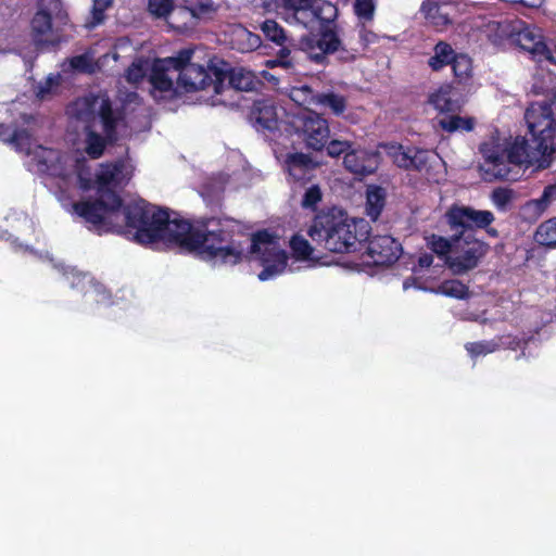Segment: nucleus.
<instances>
[{
    "label": "nucleus",
    "mask_w": 556,
    "mask_h": 556,
    "mask_svg": "<svg viewBox=\"0 0 556 556\" xmlns=\"http://www.w3.org/2000/svg\"><path fill=\"white\" fill-rule=\"evenodd\" d=\"M300 45L309 61L318 65H327L328 55L337 52L342 42L336 26L327 23L320 26L318 33L302 36Z\"/></svg>",
    "instance_id": "obj_9"
},
{
    "label": "nucleus",
    "mask_w": 556,
    "mask_h": 556,
    "mask_svg": "<svg viewBox=\"0 0 556 556\" xmlns=\"http://www.w3.org/2000/svg\"><path fill=\"white\" fill-rule=\"evenodd\" d=\"M386 205V191L382 187L371 186L366 192V214L377 220Z\"/></svg>",
    "instance_id": "obj_24"
},
{
    "label": "nucleus",
    "mask_w": 556,
    "mask_h": 556,
    "mask_svg": "<svg viewBox=\"0 0 556 556\" xmlns=\"http://www.w3.org/2000/svg\"><path fill=\"white\" fill-rule=\"evenodd\" d=\"M241 37L247 39V46L242 48V50H254L261 45V37L258 35L252 34L245 28L241 30Z\"/></svg>",
    "instance_id": "obj_45"
},
{
    "label": "nucleus",
    "mask_w": 556,
    "mask_h": 556,
    "mask_svg": "<svg viewBox=\"0 0 556 556\" xmlns=\"http://www.w3.org/2000/svg\"><path fill=\"white\" fill-rule=\"evenodd\" d=\"M182 8L195 20H213L220 5L213 0H184Z\"/></svg>",
    "instance_id": "obj_22"
},
{
    "label": "nucleus",
    "mask_w": 556,
    "mask_h": 556,
    "mask_svg": "<svg viewBox=\"0 0 556 556\" xmlns=\"http://www.w3.org/2000/svg\"><path fill=\"white\" fill-rule=\"evenodd\" d=\"M450 228L455 231L451 241L463 242L467 248L458 255L447 256L445 263L454 275H464L475 269L486 255L490 247L483 240L477 239V229L485 230L491 238H497L498 231L491 225L495 216L488 210H476L472 206L452 204L444 214Z\"/></svg>",
    "instance_id": "obj_2"
},
{
    "label": "nucleus",
    "mask_w": 556,
    "mask_h": 556,
    "mask_svg": "<svg viewBox=\"0 0 556 556\" xmlns=\"http://www.w3.org/2000/svg\"><path fill=\"white\" fill-rule=\"evenodd\" d=\"M227 72L229 85L240 91H250L254 88V76L243 68H231Z\"/></svg>",
    "instance_id": "obj_29"
},
{
    "label": "nucleus",
    "mask_w": 556,
    "mask_h": 556,
    "mask_svg": "<svg viewBox=\"0 0 556 556\" xmlns=\"http://www.w3.org/2000/svg\"><path fill=\"white\" fill-rule=\"evenodd\" d=\"M193 52L194 51L190 48L181 49L176 55L164 60V63L168 65L167 68H173L180 74V71H185L187 66H192L194 64L191 62Z\"/></svg>",
    "instance_id": "obj_35"
},
{
    "label": "nucleus",
    "mask_w": 556,
    "mask_h": 556,
    "mask_svg": "<svg viewBox=\"0 0 556 556\" xmlns=\"http://www.w3.org/2000/svg\"><path fill=\"white\" fill-rule=\"evenodd\" d=\"M33 38L37 43H42V36L52 30V16L47 10H38L30 23Z\"/></svg>",
    "instance_id": "obj_25"
},
{
    "label": "nucleus",
    "mask_w": 556,
    "mask_h": 556,
    "mask_svg": "<svg viewBox=\"0 0 556 556\" xmlns=\"http://www.w3.org/2000/svg\"><path fill=\"white\" fill-rule=\"evenodd\" d=\"M327 7H328V9H330V11L332 12V13H331V16H332V17H336V15H337V8H336L334 5H332L331 3H328V4H327Z\"/></svg>",
    "instance_id": "obj_54"
},
{
    "label": "nucleus",
    "mask_w": 556,
    "mask_h": 556,
    "mask_svg": "<svg viewBox=\"0 0 556 556\" xmlns=\"http://www.w3.org/2000/svg\"><path fill=\"white\" fill-rule=\"evenodd\" d=\"M453 72V85L467 87L471 85L473 78L472 59L463 52H457L453 62L451 63Z\"/></svg>",
    "instance_id": "obj_18"
},
{
    "label": "nucleus",
    "mask_w": 556,
    "mask_h": 556,
    "mask_svg": "<svg viewBox=\"0 0 556 556\" xmlns=\"http://www.w3.org/2000/svg\"><path fill=\"white\" fill-rule=\"evenodd\" d=\"M514 198V191L508 188L497 187L491 193L492 202L501 210H505Z\"/></svg>",
    "instance_id": "obj_43"
},
{
    "label": "nucleus",
    "mask_w": 556,
    "mask_h": 556,
    "mask_svg": "<svg viewBox=\"0 0 556 556\" xmlns=\"http://www.w3.org/2000/svg\"><path fill=\"white\" fill-rule=\"evenodd\" d=\"M437 292L445 296L458 300L468 299L470 295L469 288L465 283L456 279L442 281L439 285Z\"/></svg>",
    "instance_id": "obj_30"
},
{
    "label": "nucleus",
    "mask_w": 556,
    "mask_h": 556,
    "mask_svg": "<svg viewBox=\"0 0 556 556\" xmlns=\"http://www.w3.org/2000/svg\"><path fill=\"white\" fill-rule=\"evenodd\" d=\"M113 4V0H92L91 18L87 25L91 28L102 24L105 20V11Z\"/></svg>",
    "instance_id": "obj_37"
},
{
    "label": "nucleus",
    "mask_w": 556,
    "mask_h": 556,
    "mask_svg": "<svg viewBox=\"0 0 556 556\" xmlns=\"http://www.w3.org/2000/svg\"><path fill=\"white\" fill-rule=\"evenodd\" d=\"M534 240L539 245L548 249L556 248V217L549 218L538 226Z\"/></svg>",
    "instance_id": "obj_27"
},
{
    "label": "nucleus",
    "mask_w": 556,
    "mask_h": 556,
    "mask_svg": "<svg viewBox=\"0 0 556 556\" xmlns=\"http://www.w3.org/2000/svg\"><path fill=\"white\" fill-rule=\"evenodd\" d=\"M292 125L307 149L323 151L330 139L328 121L314 111L307 110L296 114Z\"/></svg>",
    "instance_id": "obj_10"
},
{
    "label": "nucleus",
    "mask_w": 556,
    "mask_h": 556,
    "mask_svg": "<svg viewBox=\"0 0 556 556\" xmlns=\"http://www.w3.org/2000/svg\"><path fill=\"white\" fill-rule=\"evenodd\" d=\"M376 9V0H354L353 3V12L362 24L374 21Z\"/></svg>",
    "instance_id": "obj_33"
},
{
    "label": "nucleus",
    "mask_w": 556,
    "mask_h": 556,
    "mask_svg": "<svg viewBox=\"0 0 556 556\" xmlns=\"http://www.w3.org/2000/svg\"><path fill=\"white\" fill-rule=\"evenodd\" d=\"M70 118L84 125L85 152L90 159H100L108 146L118 140L117 128L124 112L114 109L106 93H88L72 101L66 109Z\"/></svg>",
    "instance_id": "obj_3"
},
{
    "label": "nucleus",
    "mask_w": 556,
    "mask_h": 556,
    "mask_svg": "<svg viewBox=\"0 0 556 556\" xmlns=\"http://www.w3.org/2000/svg\"><path fill=\"white\" fill-rule=\"evenodd\" d=\"M75 172L77 175L79 188L89 191L93 187L90 168L84 159H77L75 163Z\"/></svg>",
    "instance_id": "obj_38"
},
{
    "label": "nucleus",
    "mask_w": 556,
    "mask_h": 556,
    "mask_svg": "<svg viewBox=\"0 0 556 556\" xmlns=\"http://www.w3.org/2000/svg\"><path fill=\"white\" fill-rule=\"evenodd\" d=\"M70 64L74 70L86 72L90 65V61L86 54H80L73 56L70 61Z\"/></svg>",
    "instance_id": "obj_51"
},
{
    "label": "nucleus",
    "mask_w": 556,
    "mask_h": 556,
    "mask_svg": "<svg viewBox=\"0 0 556 556\" xmlns=\"http://www.w3.org/2000/svg\"><path fill=\"white\" fill-rule=\"evenodd\" d=\"M556 194V186L549 185L544 188L540 199L536 200V204L540 208L544 210L549 203L552 198Z\"/></svg>",
    "instance_id": "obj_47"
},
{
    "label": "nucleus",
    "mask_w": 556,
    "mask_h": 556,
    "mask_svg": "<svg viewBox=\"0 0 556 556\" xmlns=\"http://www.w3.org/2000/svg\"><path fill=\"white\" fill-rule=\"evenodd\" d=\"M251 253L256 254L263 266L258 274L261 281L275 278L283 273L288 263V255L279 247L277 237L266 229L253 233L251 239Z\"/></svg>",
    "instance_id": "obj_7"
},
{
    "label": "nucleus",
    "mask_w": 556,
    "mask_h": 556,
    "mask_svg": "<svg viewBox=\"0 0 556 556\" xmlns=\"http://www.w3.org/2000/svg\"><path fill=\"white\" fill-rule=\"evenodd\" d=\"M386 154L402 169L421 172L428 163V151L417 147H404L397 142L381 144Z\"/></svg>",
    "instance_id": "obj_12"
},
{
    "label": "nucleus",
    "mask_w": 556,
    "mask_h": 556,
    "mask_svg": "<svg viewBox=\"0 0 556 556\" xmlns=\"http://www.w3.org/2000/svg\"><path fill=\"white\" fill-rule=\"evenodd\" d=\"M73 211L98 235L115 232L141 245L166 241L206 262L237 265L243 260V224L233 217L170 218L167 210L144 200L124 204L117 192L77 201Z\"/></svg>",
    "instance_id": "obj_1"
},
{
    "label": "nucleus",
    "mask_w": 556,
    "mask_h": 556,
    "mask_svg": "<svg viewBox=\"0 0 556 556\" xmlns=\"http://www.w3.org/2000/svg\"><path fill=\"white\" fill-rule=\"evenodd\" d=\"M452 242L445 238L439 237L432 242V251L438 255H445L451 250Z\"/></svg>",
    "instance_id": "obj_46"
},
{
    "label": "nucleus",
    "mask_w": 556,
    "mask_h": 556,
    "mask_svg": "<svg viewBox=\"0 0 556 556\" xmlns=\"http://www.w3.org/2000/svg\"><path fill=\"white\" fill-rule=\"evenodd\" d=\"M33 136L25 128H14L10 136V144L17 151L29 152L31 149Z\"/></svg>",
    "instance_id": "obj_36"
},
{
    "label": "nucleus",
    "mask_w": 556,
    "mask_h": 556,
    "mask_svg": "<svg viewBox=\"0 0 556 556\" xmlns=\"http://www.w3.org/2000/svg\"><path fill=\"white\" fill-rule=\"evenodd\" d=\"M479 150L483 157L479 168L485 181H515L518 178V172H514L510 165H533L541 157L551 156L548 153L541 152L532 140L529 141L522 136H517L507 148H503L500 143L483 142Z\"/></svg>",
    "instance_id": "obj_5"
},
{
    "label": "nucleus",
    "mask_w": 556,
    "mask_h": 556,
    "mask_svg": "<svg viewBox=\"0 0 556 556\" xmlns=\"http://www.w3.org/2000/svg\"><path fill=\"white\" fill-rule=\"evenodd\" d=\"M321 163L303 152L287 153L283 168L293 182L306 184L315 177Z\"/></svg>",
    "instance_id": "obj_14"
},
{
    "label": "nucleus",
    "mask_w": 556,
    "mask_h": 556,
    "mask_svg": "<svg viewBox=\"0 0 556 556\" xmlns=\"http://www.w3.org/2000/svg\"><path fill=\"white\" fill-rule=\"evenodd\" d=\"M174 10L173 0H149L148 11L151 15L157 18L167 17Z\"/></svg>",
    "instance_id": "obj_41"
},
{
    "label": "nucleus",
    "mask_w": 556,
    "mask_h": 556,
    "mask_svg": "<svg viewBox=\"0 0 556 556\" xmlns=\"http://www.w3.org/2000/svg\"><path fill=\"white\" fill-rule=\"evenodd\" d=\"M343 164L352 174L368 176L377 169V156L365 149H355L353 146L350 152L343 156Z\"/></svg>",
    "instance_id": "obj_16"
},
{
    "label": "nucleus",
    "mask_w": 556,
    "mask_h": 556,
    "mask_svg": "<svg viewBox=\"0 0 556 556\" xmlns=\"http://www.w3.org/2000/svg\"><path fill=\"white\" fill-rule=\"evenodd\" d=\"M366 254L374 266H390L402 255V244L389 235L368 239Z\"/></svg>",
    "instance_id": "obj_13"
},
{
    "label": "nucleus",
    "mask_w": 556,
    "mask_h": 556,
    "mask_svg": "<svg viewBox=\"0 0 556 556\" xmlns=\"http://www.w3.org/2000/svg\"><path fill=\"white\" fill-rule=\"evenodd\" d=\"M290 249L292 256L298 261H307L312 257L313 247L301 235L295 233L290 239Z\"/></svg>",
    "instance_id": "obj_31"
},
{
    "label": "nucleus",
    "mask_w": 556,
    "mask_h": 556,
    "mask_svg": "<svg viewBox=\"0 0 556 556\" xmlns=\"http://www.w3.org/2000/svg\"><path fill=\"white\" fill-rule=\"evenodd\" d=\"M56 80L49 76L43 84H40L37 88L36 96L40 99H45L51 93L52 88L56 85Z\"/></svg>",
    "instance_id": "obj_50"
},
{
    "label": "nucleus",
    "mask_w": 556,
    "mask_h": 556,
    "mask_svg": "<svg viewBox=\"0 0 556 556\" xmlns=\"http://www.w3.org/2000/svg\"><path fill=\"white\" fill-rule=\"evenodd\" d=\"M516 41L535 62L556 65V42L547 40L540 28L530 26L522 28L518 31Z\"/></svg>",
    "instance_id": "obj_11"
},
{
    "label": "nucleus",
    "mask_w": 556,
    "mask_h": 556,
    "mask_svg": "<svg viewBox=\"0 0 556 556\" xmlns=\"http://www.w3.org/2000/svg\"><path fill=\"white\" fill-rule=\"evenodd\" d=\"M263 77L267 80H270L274 78V76L271 74H269L268 72H263Z\"/></svg>",
    "instance_id": "obj_55"
},
{
    "label": "nucleus",
    "mask_w": 556,
    "mask_h": 556,
    "mask_svg": "<svg viewBox=\"0 0 556 556\" xmlns=\"http://www.w3.org/2000/svg\"><path fill=\"white\" fill-rule=\"evenodd\" d=\"M312 7V0H282L281 8L285 11L298 13Z\"/></svg>",
    "instance_id": "obj_44"
},
{
    "label": "nucleus",
    "mask_w": 556,
    "mask_h": 556,
    "mask_svg": "<svg viewBox=\"0 0 556 556\" xmlns=\"http://www.w3.org/2000/svg\"><path fill=\"white\" fill-rule=\"evenodd\" d=\"M359 38L364 47H368L369 45L377 43L379 41V36L365 27L363 24L362 29L359 30Z\"/></svg>",
    "instance_id": "obj_48"
},
{
    "label": "nucleus",
    "mask_w": 556,
    "mask_h": 556,
    "mask_svg": "<svg viewBox=\"0 0 556 556\" xmlns=\"http://www.w3.org/2000/svg\"><path fill=\"white\" fill-rule=\"evenodd\" d=\"M307 235L329 252L351 253L367 241L369 225L363 218H352L346 212L332 207L314 217Z\"/></svg>",
    "instance_id": "obj_4"
},
{
    "label": "nucleus",
    "mask_w": 556,
    "mask_h": 556,
    "mask_svg": "<svg viewBox=\"0 0 556 556\" xmlns=\"http://www.w3.org/2000/svg\"><path fill=\"white\" fill-rule=\"evenodd\" d=\"M433 256L431 254H424L419 257V265L421 267H429L432 265Z\"/></svg>",
    "instance_id": "obj_53"
},
{
    "label": "nucleus",
    "mask_w": 556,
    "mask_h": 556,
    "mask_svg": "<svg viewBox=\"0 0 556 556\" xmlns=\"http://www.w3.org/2000/svg\"><path fill=\"white\" fill-rule=\"evenodd\" d=\"M227 79V72L216 65L193 64L180 71L177 77L178 90L182 94L206 90L212 87L214 93L223 91L224 83Z\"/></svg>",
    "instance_id": "obj_8"
},
{
    "label": "nucleus",
    "mask_w": 556,
    "mask_h": 556,
    "mask_svg": "<svg viewBox=\"0 0 556 556\" xmlns=\"http://www.w3.org/2000/svg\"><path fill=\"white\" fill-rule=\"evenodd\" d=\"M121 172V166L117 164H102L100 172L96 176L97 191L99 195L104 193L115 192L110 188L111 184L115 180L117 174Z\"/></svg>",
    "instance_id": "obj_26"
},
{
    "label": "nucleus",
    "mask_w": 556,
    "mask_h": 556,
    "mask_svg": "<svg viewBox=\"0 0 556 556\" xmlns=\"http://www.w3.org/2000/svg\"><path fill=\"white\" fill-rule=\"evenodd\" d=\"M440 10L441 8L435 0H424L420 7V12L424 16L437 25L446 22V17L440 14Z\"/></svg>",
    "instance_id": "obj_39"
},
{
    "label": "nucleus",
    "mask_w": 556,
    "mask_h": 556,
    "mask_svg": "<svg viewBox=\"0 0 556 556\" xmlns=\"http://www.w3.org/2000/svg\"><path fill=\"white\" fill-rule=\"evenodd\" d=\"M323 200V192L318 185H313L303 194L301 206L305 210L316 211Z\"/></svg>",
    "instance_id": "obj_40"
},
{
    "label": "nucleus",
    "mask_w": 556,
    "mask_h": 556,
    "mask_svg": "<svg viewBox=\"0 0 556 556\" xmlns=\"http://www.w3.org/2000/svg\"><path fill=\"white\" fill-rule=\"evenodd\" d=\"M13 129L10 125L0 124V140L10 144V136Z\"/></svg>",
    "instance_id": "obj_52"
},
{
    "label": "nucleus",
    "mask_w": 556,
    "mask_h": 556,
    "mask_svg": "<svg viewBox=\"0 0 556 556\" xmlns=\"http://www.w3.org/2000/svg\"><path fill=\"white\" fill-rule=\"evenodd\" d=\"M455 91L453 83H445L430 94L429 103L440 112H454L459 108L458 100L454 98Z\"/></svg>",
    "instance_id": "obj_19"
},
{
    "label": "nucleus",
    "mask_w": 556,
    "mask_h": 556,
    "mask_svg": "<svg viewBox=\"0 0 556 556\" xmlns=\"http://www.w3.org/2000/svg\"><path fill=\"white\" fill-rule=\"evenodd\" d=\"M280 47L281 49L277 52L276 56L265 62V66L268 68L280 67L290 75L300 74L301 59L304 53L301 45L299 43V48L292 49L285 45Z\"/></svg>",
    "instance_id": "obj_17"
},
{
    "label": "nucleus",
    "mask_w": 556,
    "mask_h": 556,
    "mask_svg": "<svg viewBox=\"0 0 556 556\" xmlns=\"http://www.w3.org/2000/svg\"><path fill=\"white\" fill-rule=\"evenodd\" d=\"M555 101L533 102L525 112V121L528 126L532 143L536 144V149L541 152L548 153L551 156L556 153V117L554 115Z\"/></svg>",
    "instance_id": "obj_6"
},
{
    "label": "nucleus",
    "mask_w": 556,
    "mask_h": 556,
    "mask_svg": "<svg viewBox=\"0 0 556 556\" xmlns=\"http://www.w3.org/2000/svg\"><path fill=\"white\" fill-rule=\"evenodd\" d=\"M457 52L451 43L440 40L433 47V54L428 59L427 64L432 72H441L451 65Z\"/></svg>",
    "instance_id": "obj_21"
},
{
    "label": "nucleus",
    "mask_w": 556,
    "mask_h": 556,
    "mask_svg": "<svg viewBox=\"0 0 556 556\" xmlns=\"http://www.w3.org/2000/svg\"><path fill=\"white\" fill-rule=\"evenodd\" d=\"M261 30L266 39L275 42L278 46H283L287 41V35L283 27L275 20H265L261 24Z\"/></svg>",
    "instance_id": "obj_32"
},
{
    "label": "nucleus",
    "mask_w": 556,
    "mask_h": 556,
    "mask_svg": "<svg viewBox=\"0 0 556 556\" xmlns=\"http://www.w3.org/2000/svg\"><path fill=\"white\" fill-rule=\"evenodd\" d=\"M167 70V67L155 63L150 74V84L154 91L168 93L169 98L179 97L181 92L178 90V84L176 83V87H174L173 79L166 73Z\"/></svg>",
    "instance_id": "obj_20"
},
{
    "label": "nucleus",
    "mask_w": 556,
    "mask_h": 556,
    "mask_svg": "<svg viewBox=\"0 0 556 556\" xmlns=\"http://www.w3.org/2000/svg\"><path fill=\"white\" fill-rule=\"evenodd\" d=\"M255 123L266 130H275L278 127L276 106L268 101H258L253 111Z\"/></svg>",
    "instance_id": "obj_23"
},
{
    "label": "nucleus",
    "mask_w": 556,
    "mask_h": 556,
    "mask_svg": "<svg viewBox=\"0 0 556 556\" xmlns=\"http://www.w3.org/2000/svg\"><path fill=\"white\" fill-rule=\"evenodd\" d=\"M440 127L450 134L456 131H471L475 128L473 117H462L459 115H448L439 121Z\"/></svg>",
    "instance_id": "obj_28"
},
{
    "label": "nucleus",
    "mask_w": 556,
    "mask_h": 556,
    "mask_svg": "<svg viewBox=\"0 0 556 556\" xmlns=\"http://www.w3.org/2000/svg\"><path fill=\"white\" fill-rule=\"evenodd\" d=\"M292 100L302 103H317L323 106L329 108L332 114L340 116L346 110V98L336 92H324L314 94L313 89L304 85L300 88H294L291 92Z\"/></svg>",
    "instance_id": "obj_15"
},
{
    "label": "nucleus",
    "mask_w": 556,
    "mask_h": 556,
    "mask_svg": "<svg viewBox=\"0 0 556 556\" xmlns=\"http://www.w3.org/2000/svg\"><path fill=\"white\" fill-rule=\"evenodd\" d=\"M144 76L142 66L139 64L132 63L126 71V77L128 81L138 83Z\"/></svg>",
    "instance_id": "obj_49"
},
{
    "label": "nucleus",
    "mask_w": 556,
    "mask_h": 556,
    "mask_svg": "<svg viewBox=\"0 0 556 556\" xmlns=\"http://www.w3.org/2000/svg\"><path fill=\"white\" fill-rule=\"evenodd\" d=\"M353 146L354 143L348 140L329 139L324 149H326L328 156L339 157L340 155H345V153L350 152Z\"/></svg>",
    "instance_id": "obj_42"
},
{
    "label": "nucleus",
    "mask_w": 556,
    "mask_h": 556,
    "mask_svg": "<svg viewBox=\"0 0 556 556\" xmlns=\"http://www.w3.org/2000/svg\"><path fill=\"white\" fill-rule=\"evenodd\" d=\"M500 341L501 339L468 342L466 343L465 349L471 357L476 358L480 355H486L497 351L501 346Z\"/></svg>",
    "instance_id": "obj_34"
}]
</instances>
